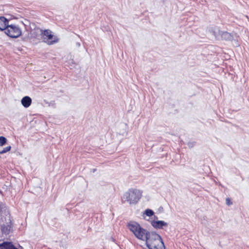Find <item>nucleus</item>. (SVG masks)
Segmentation results:
<instances>
[{"label":"nucleus","instance_id":"f257e3e1","mask_svg":"<svg viewBox=\"0 0 249 249\" xmlns=\"http://www.w3.org/2000/svg\"><path fill=\"white\" fill-rule=\"evenodd\" d=\"M149 249H165L162 240L160 235L154 232H148L145 240Z\"/></svg>","mask_w":249,"mask_h":249},{"label":"nucleus","instance_id":"f03ea898","mask_svg":"<svg viewBox=\"0 0 249 249\" xmlns=\"http://www.w3.org/2000/svg\"><path fill=\"white\" fill-rule=\"evenodd\" d=\"M142 196V192L136 189H129L122 197L123 203L127 202L130 205L136 204Z\"/></svg>","mask_w":249,"mask_h":249},{"label":"nucleus","instance_id":"7ed1b4c3","mask_svg":"<svg viewBox=\"0 0 249 249\" xmlns=\"http://www.w3.org/2000/svg\"><path fill=\"white\" fill-rule=\"evenodd\" d=\"M129 230L133 233L138 239L144 241L148 231L144 229L136 222L130 221L127 224Z\"/></svg>","mask_w":249,"mask_h":249},{"label":"nucleus","instance_id":"20e7f679","mask_svg":"<svg viewBox=\"0 0 249 249\" xmlns=\"http://www.w3.org/2000/svg\"><path fill=\"white\" fill-rule=\"evenodd\" d=\"M52 33V31L50 30H42L41 38L43 39V41L48 45L53 44L57 43L59 40L58 38L56 36H53Z\"/></svg>","mask_w":249,"mask_h":249},{"label":"nucleus","instance_id":"39448f33","mask_svg":"<svg viewBox=\"0 0 249 249\" xmlns=\"http://www.w3.org/2000/svg\"><path fill=\"white\" fill-rule=\"evenodd\" d=\"M5 34L12 38H17L21 34L20 29L16 25H9L5 29Z\"/></svg>","mask_w":249,"mask_h":249},{"label":"nucleus","instance_id":"423d86ee","mask_svg":"<svg viewBox=\"0 0 249 249\" xmlns=\"http://www.w3.org/2000/svg\"><path fill=\"white\" fill-rule=\"evenodd\" d=\"M151 224L155 229H162L163 227H167L168 226L167 223L164 221L153 220Z\"/></svg>","mask_w":249,"mask_h":249},{"label":"nucleus","instance_id":"0eeeda50","mask_svg":"<svg viewBox=\"0 0 249 249\" xmlns=\"http://www.w3.org/2000/svg\"><path fill=\"white\" fill-rule=\"evenodd\" d=\"M11 229V223L9 222L1 226V230L2 234L7 235L9 234Z\"/></svg>","mask_w":249,"mask_h":249},{"label":"nucleus","instance_id":"6e6552de","mask_svg":"<svg viewBox=\"0 0 249 249\" xmlns=\"http://www.w3.org/2000/svg\"><path fill=\"white\" fill-rule=\"evenodd\" d=\"M9 21L4 17H0V30H5L8 25Z\"/></svg>","mask_w":249,"mask_h":249},{"label":"nucleus","instance_id":"1a4fd4ad","mask_svg":"<svg viewBox=\"0 0 249 249\" xmlns=\"http://www.w3.org/2000/svg\"><path fill=\"white\" fill-rule=\"evenodd\" d=\"M42 30L38 27L35 28L34 30H31L30 34L32 37L37 38L39 36L42 35Z\"/></svg>","mask_w":249,"mask_h":249},{"label":"nucleus","instance_id":"9d476101","mask_svg":"<svg viewBox=\"0 0 249 249\" xmlns=\"http://www.w3.org/2000/svg\"><path fill=\"white\" fill-rule=\"evenodd\" d=\"M21 103L24 107L27 108L31 105L32 99L29 96H25L21 99Z\"/></svg>","mask_w":249,"mask_h":249},{"label":"nucleus","instance_id":"9b49d317","mask_svg":"<svg viewBox=\"0 0 249 249\" xmlns=\"http://www.w3.org/2000/svg\"><path fill=\"white\" fill-rule=\"evenodd\" d=\"M0 248L1 249H18L11 242H3L0 244Z\"/></svg>","mask_w":249,"mask_h":249},{"label":"nucleus","instance_id":"f8f14e48","mask_svg":"<svg viewBox=\"0 0 249 249\" xmlns=\"http://www.w3.org/2000/svg\"><path fill=\"white\" fill-rule=\"evenodd\" d=\"M232 38V36L227 32H223L221 33L220 39H224L226 40H230Z\"/></svg>","mask_w":249,"mask_h":249},{"label":"nucleus","instance_id":"ddd939ff","mask_svg":"<svg viewBox=\"0 0 249 249\" xmlns=\"http://www.w3.org/2000/svg\"><path fill=\"white\" fill-rule=\"evenodd\" d=\"M211 32L216 39H220V36L221 32L218 28H215L213 30H212Z\"/></svg>","mask_w":249,"mask_h":249},{"label":"nucleus","instance_id":"4468645a","mask_svg":"<svg viewBox=\"0 0 249 249\" xmlns=\"http://www.w3.org/2000/svg\"><path fill=\"white\" fill-rule=\"evenodd\" d=\"M144 214L148 216H151L154 214V212L150 209H147L144 212Z\"/></svg>","mask_w":249,"mask_h":249},{"label":"nucleus","instance_id":"2eb2a0df","mask_svg":"<svg viewBox=\"0 0 249 249\" xmlns=\"http://www.w3.org/2000/svg\"><path fill=\"white\" fill-rule=\"evenodd\" d=\"M7 140L6 139L3 137H0V146H3L6 143Z\"/></svg>","mask_w":249,"mask_h":249},{"label":"nucleus","instance_id":"dca6fc26","mask_svg":"<svg viewBox=\"0 0 249 249\" xmlns=\"http://www.w3.org/2000/svg\"><path fill=\"white\" fill-rule=\"evenodd\" d=\"M11 147L10 146H9L4 148L2 151H0V155L4 154V153L10 151L11 149Z\"/></svg>","mask_w":249,"mask_h":249},{"label":"nucleus","instance_id":"f3484780","mask_svg":"<svg viewBox=\"0 0 249 249\" xmlns=\"http://www.w3.org/2000/svg\"><path fill=\"white\" fill-rule=\"evenodd\" d=\"M226 202L227 205L228 206H230L232 204V202H231V201L229 198H226Z\"/></svg>","mask_w":249,"mask_h":249},{"label":"nucleus","instance_id":"a211bd4d","mask_svg":"<svg viewBox=\"0 0 249 249\" xmlns=\"http://www.w3.org/2000/svg\"><path fill=\"white\" fill-rule=\"evenodd\" d=\"M2 209V204L1 203H0V210Z\"/></svg>","mask_w":249,"mask_h":249},{"label":"nucleus","instance_id":"6ab92c4d","mask_svg":"<svg viewBox=\"0 0 249 249\" xmlns=\"http://www.w3.org/2000/svg\"><path fill=\"white\" fill-rule=\"evenodd\" d=\"M154 218H155V219H158V217L157 216H154Z\"/></svg>","mask_w":249,"mask_h":249},{"label":"nucleus","instance_id":"aec40b11","mask_svg":"<svg viewBox=\"0 0 249 249\" xmlns=\"http://www.w3.org/2000/svg\"><path fill=\"white\" fill-rule=\"evenodd\" d=\"M77 45H78L79 46H80V43H77Z\"/></svg>","mask_w":249,"mask_h":249}]
</instances>
